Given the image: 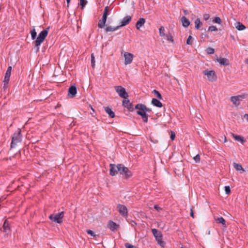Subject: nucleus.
Here are the masks:
<instances>
[{"label": "nucleus", "instance_id": "23", "mask_svg": "<svg viewBox=\"0 0 248 248\" xmlns=\"http://www.w3.org/2000/svg\"><path fill=\"white\" fill-rule=\"evenodd\" d=\"M105 110L106 112L108 114L109 117L111 118H113L115 117V113L112 110L111 108L109 107H105Z\"/></svg>", "mask_w": 248, "mask_h": 248}, {"label": "nucleus", "instance_id": "20", "mask_svg": "<svg viewBox=\"0 0 248 248\" xmlns=\"http://www.w3.org/2000/svg\"><path fill=\"white\" fill-rule=\"evenodd\" d=\"M137 114L140 116L142 119V121L144 123H147L148 118V115L145 113L144 112H141L140 110H137L136 111Z\"/></svg>", "mask_w": 248, "mask_h": 248}, {"label": "nucleus", "instance_id": "4", "mask_svg": "<svg viewBox=\"0 0 248 248\" xmlns=\"http://www.w3.org/2000/svg\"><path fill=\"white\" fill-rule=\"evenodd\" d=\"M152 232L158 244L161 247H163L165 244V242L162 241V234L161 232L158 231L156 229H152Z\"/></svg>", "mask_w": 248, "mask_h": 248}, {"label": "nucleus", "instance_id": "44", "mask_svg": "<svg viewBox=\"0 0 248 248\" xmlns=\"http://www.w3.org/2000/svg\"><path fill=\"white\" fill-rule=\"evenodd\" d=\"M124 246L126 248H137L136 247H135L128 243H125Z\"/></svg>", "mask_w": 248, "mask_h": 248}, {"label": "nucleus", "instance_id": "41", "mask_svg": "<svg viewBox=\"0 0 248 248\" xmlns=\"http://www.w3.org/2000/svg\"><path fill=\"white\" fill-rule=\"evenodd\" d=\"M193 159L196 163H199L201 159L200 155H197L193 157Z\"/></svg>", "mask_w": 248, "mask_h": 248}, {"label": "nucleus", "instance_id": "5", "mask_svg": "<svg viewBox=\"0 0 248 248\" xmlns=\"http://www.w3.org/2000/svg\"><path fill=\"white\" fill-rule=\"evenodd\" d=\"M64 216V212H61L55 214H51L49 217V218L57 223L61 224L62 222V219Z\"/></svg>", "mask_w": 248, "mask_h": 248}, {"label": "nucleus", "instance_id": "37", "mask_svg": "<svg viewBox=\"0 0 248 248\" xmlns=\"http://www.w3.org/2000/svg\"><path fill=\"white\" fill-rule=\"evenodd\" d=\"M159 35L160 36H164L165 35V29L164 27L161 26L159 29Z\"/></svg>", "mask_w": 248, "mask_h": 248}, {"label": "nucleus", "instance_id": "51", "mask_svg": "<svg viewBox=\"0 0 248 248\" xmlns=\"http://www.w3.org/2000/svg\"><path fill=\"white\" fill-rule=\"evenodd\" d=\"M12 67L11 66H8L7 69V71H10V72H11L12 71Z\"/></svg>", "mask_w": 248, "mask_h": 248}, {"label": "nucleus", "instance_id": "53", "mask_svg": "<svg viewBox=\"0 0 248 248\" xmlns=\"http://www.w3.org/2000/svg\"><path fill=\"white\" fill-rule=\"evenodd\" d=\"M244 118H245L247 119V120L248 121V114H245Z\"/></svg>", "mask_w": 248, "mask_h": 248}, {"label": "nucleus", "instance_id": "17", "mask_svg": "<svg viewBox=\"0 0 248 248\" xmlns=\"http://www.w3.org/2000/svg\"><path fill=\"white\" fill-rule=\"evenodd\" d=\"M132 17L130 16H126L124 17L121 22V24L119 25L120 26V28L127 25L131 20Z\"/></svg>", "mask_w": 248, "mask_h": 248}, {"label": "nucleus", "instance_id": "8", "mask_svg": "<svg viewBox=\"0 0 248 248\" xmlns=\"http://www.w3.org/2000/svg\"><path fill=\"white\" fill-rule=\"evenodd\" d=\"M117 208L118 209L119 214L124 217H127L128 216V210L127 207L121 204L117 205Z\"/></svg>", "mask_w": 248, "mask_h": 248}, {"label": "nucleus", "instance_id": "30", "mask_svg": "<svg viewBox=\"0 0 248 248\" xmlns=\"http://www.w3.org/2000/svg\"><path fill=\"white\" fill-rule=\"evenodd\" d=\"M195 28L197 30H199L201 26L202 25L200 18H197L195 21Z\"/></svg>", "mask_w": 248, "mask_h": 248}, {"label": "nucleus", "instance_id": "6", "mask_svg": "<svg viewBox=\"0 0 248 248\" xmlns=\"http://www.w3.org/2000/svg\"><path fill=\"white\" fill-rule=\"evenodd\" d=\"M115 89L116 93L121 98L127 99L128 96V94L124 87L121 86H117L115 87Z\"/></svg>", "mask_w": 248, "mask_h": 248}, {"label": "nucleus", "instance_id": "34", "mask_svg": "<svg viewBox=\"0 0 248 248\" xmlns=\"http://www.w3.org/2000/svg\"><path fill=\"white\" fill-rule=\"evenodd\" d=\"M153 93H154L158 99H162V95L160 94V93L158 91H157L156 90H154L153 91Z\"/></svg>", "mask_w": 248, "mask_h": 248}, {"label": "nucleus", "instance_id": "33", "mask_svg": "<svg viewBox=\"0 0 248 248\" xmlns=\"http://www.w3.org/2000/svg\"><path fill=\"white\" fill-rule=\"evenodd\" d=\"M91 65L92 67L93 68L95 66V57L94 56V54L92 53L91 56Z\"/></svg>", "mask_w": 248, "mask_h": 248}, {"label": "nucleus", "instance_id": "29", "mask_svg": "<svg viewBox=\"0 0 248 248\" xmlns=\"http://www.w3.org/2000/svg\"><path fill=\"white\" fill-rule=\"evenodd\" d=\"M233 166L237 171L242 170V172L244 171V170L242 165L239 164L234 162L233 163Z\"/></svg>", "mask_w": 248, "mask_h": 248}, {"label": "nucleus", "instance_id": "45", "mask_svg": "<svg viewBox=\"0 0 248 248\" xmlns=\"http://www.w3.org/2000/svg\"><path fill=\"white\" fill-rule=\"evenodd\" d=\"M108 7L107 6L105 8L103 16H105L107 17L108 16Z\"/></svg>", "mask_w": 248, "mask_h": 248}, {"label": "nucleus", "instance_id": "7", "mask_svg": "<svg viewBox=\"0 0 248 248\" xmlns=\"http://www.w3.org/2000/svg\"><path fill=\"white\" fill-rule=\"evenodd\" d=\"M0 231L5 233L6 235L10 234L11 233V229L10 227V224L7 219H6L2 225Z\"/></svg>", "mask_w": 248, "mask_h": 248}, {"label": "nucleus", "instance_id": "24", "mask_svg": "<svg viewBox=\"0 0 248 248\" xmlns=\"http://www.w3.org/2000/svg\"><path fill=\"white\" fill-rule=\"evenodd\" d=\"M215 220L217 223L221 224L223 228L227 227L226 220L223 217H217V218H215Z\"/></svg>", "mask_w": 248, "mask_h": 248}, {"label": "nucleus", "instance_id": "18", "mask_svg": "<svg viewBox=\"0 0 248 248\" xmlns=\"http://www.w3.org/2000/svg\"><path fill=\"white\" fill-rule=\"evenodd\" d=\"M11 74V72L10 71H6L4 78L3 80L4 82V88H5L7 86V85L8 84L9 81L10 80V78Z\"/></svg>", "mask_w": 248, "mask_h": 248}, {"label": "nucleus", "instance_id": "43", "mask_svg": "<svg viewBox=\"0 0 248 248\" xmlns=\"http://www.w3.org/2000/svg\"><path fill=\"white\" fill-rule=\"evenodd\" d=\"M224 188L226 194L228 195L231 193V189L229 186H225Z\"/></svg>", "mask_w": 248, "mask_h": 248}, {"label": "nucleus", "instance_id": "19", "mask_svg": "<svg viewBox=\"0 0 248 248\" xmlns=\"http://www.w3.org/2000/svg\"><path fill=\"white\" fill-rule=\"evenodd\" d=\"M107 19V16H102V19L99 21L98 23V26L99 28L103 29L105 28Z\"/></svg>", "mask_w": 248, "mask_h": 248}, {"label": "nucleus", "instance_id": "16", "mask_svg": "<svg viewBox=\"0 0 248 248\" xmlns=\"http://www.w3.org/2000/svg\"><path fill=\"white\" fill-rule=\"evenodd\" d=\"M108 228L111 231H115L119 228V225L112 220H109L108 223Z\"/></svg>", "mask_w": 248, "mask_h": 248}, {"label": "nucleus", "instance_id": "3", "mask_svg": "<svg viewBox=\"0 0 248 248\" xmlns=\"http://www.w3.org/2000/svg\"><path fill=\"white\" fill-rule=\"evenodd\" d=\"M21 130L18 129V132L14 133L12 138V142L11 143V148H13L16 147L17 143L21 141Z\"/></svg>", "mask_w": 248, "mask_h": 248}, {"label": "nucleus", "instance_id": "26", "mask_svg": "<svg viewBox=\"0 0 248 248\" xmlns=\"http://www.w3.org/2000/svg\"><path fill=\"white\" fill-rule=\"evenodd\" d=\"M152 104L158 108H161L163 106L162 103L157 99L153 98L152 100Z\"/></svg>", "mask_w": 248, "mask_h": 248}, {"label": "nucleus", "instance_id": "12", "mask_svg": "<svg viewBox=\"0 0 248 248\" xmlns=\"http://www.w3.org/2000/svg\"><path fill=\"white\" fill-rule=\"evenodd\" d=\"M246 97V95L245 94L239 95L237 96H233L231 97V100L235 106H238L240 103V99H239V98Z\"/></svg>", "mask_w": 248, "mask_h": 248}, {"label": "nucleus", "instance_id": "9", "mask_svg": "<svg viewBox=\"0 0 248 248\" xmlns=\"http://www.w3.org/2000/svg\"><path fill=\"white\" fill-rule=\"evenodd\" d=\"M119 165L120 164L117 165L115 164H109V175L110 176H114L118 173Z\"/></svg>", "mask_w": 248, "mask_h": 248}, {"label": "nucleus", "instance_id": "38", "mask_svg": "<svg viewBox=\"0 0 248 248\" xmlns=\"http://www.w3.org/2000/svg\"><path fill=\"white\" fill-rule=\"evenodd\" d=\"M87 3V1L86 0H80V5L82 9H84Z\"/></svg>", "mask_w": 248, "mask_h": 248}, {"label": "nucleus", "instance_id": "48", "mask_svg": "<svg viewBox=\"0 0 248 248\" xmlns=\"http://www.w3.org/2000/svg\"><path fill=\"white\" fill-rule=\"evenodd\" d=\"M154 208L157 211H160L162 210V208L160 207L158 205L155 204L154 206Z\"/></svg>", "mask_w": 248, "mask_h": 248}, {"label": "nucleus", "instance_id": "57", "mask_svg": "<svg viewBox=\"0 0 248 248\" xmlns=\"http://www.w3.org/2000/svg\"><path fill=\"white\" fill-rule=\"evenodd\" d=\"M224 139H225V142H226V137H224Z\"/></svg>", "mask_w": 248, "mask_h": 248}, {"label": "nucleus", "instance_id": "52", "mask_svg": "<svg viewBox=\"0 0 248 248\" xmlns=\"http://www.w3.org/2000/svg\"><path fill=\"white\" fill-rule=\"evenodd\" d=\"M183 12H184V13L185 15H187V14H188V11L187 10H184Z\"/></svg>", "mask_w": 248, "mask_h": 248}, {"label": "nucleus", "instance_id": "22", "mask_svg": "<svg viewBox=\"0 0 248 248\" xmlns=\"http://www.w3.org/2000/svg\"><path fill=\"white\" fill-rule=\"evenodd\" d=\"M182 26L185 28H187L190 25L189 20L185 16H183L181 19Z\"/></svg>", "mask_w": 248, "mask_h": 248}, {"label": "nucleus", "instance_id": "56", "mask_svg": "<svg viewBox=\"0 0 248 248\" xmlns=\"http://www.w3.org/2000/svg\"><path fill=\"white\" fill-rule=\"evenodd\" d=\"M91 109L92 110H93V112H94V109L93 108V107L91 106Z\"/></svg>", "mask_w": 248, "mask_h": 248}, {"label": "nucleus", "instance_id": "10", "mask_svg": "<svg viewBox=\"0 0 248 248\" xmlns=\"http://www.w3.org/2000/svg\"><path fill=\"white\" fill-rule=\"evenodd\" d=\"M122 105L124 107L126 108L129 111L132 112L134 111L135 108L133 107V105L130 102L129 99H124L122 102Z\"/></svg>", "mask_w": 248, "mask_h": 248}, {"label": "nucleus", "instance_id": "31", "mask_svg": "<svg viewBox=\"0 0 248 248\" xmlns=\"http://www.w3.org/2000/svg\"><path fill=\"white\" fill-rule=\"evenodd\" d=\"M236 28L239 31L244 30L246 27L243 24L240 22L237 23V25L236 26Z\"/></svg>", "mask_w": 248, "mask_h": 248}, {"label": "nucleus", "instance_id": "58", "mask_svg": "<svg viewBox=\"0 0 248 248\" xmlns=\"http://www.w3.org/2000/svg\"><path fill=\"white\" fill-rule=\"evenodd\" d=\"M242 98H239V99H240V101L242 100Z\"/></svg>", "mask_w": 248, "mask_h": 248}, {"label": "nucleus", "instance_id": "1", "mask_svg": "<svg viewBox=\"0 0 248 248\" xmlns=\"http://www.w3.org/2000/svg\"><path fill=\"white\" fill-rule=\"evenodd\" d=\"M49 28L50 27H48L45 30H44L42 31H41L39 33L38 37L36 38V39L34 42V48L36 52H38L39 51V46L44 42L46 37L47 36Z\"/></svg>", "mask_w": 248, "mask_h": 248}, {"label": "nucleus", "instance_id": "39", "mask_svg": "<svg viewBox=\"0 0 248 248\" xmlns=\"http://www.w3.org/2000/svg\"><path fill=\"white\" fill-rule=\"evenodd\" d=\"M167 40L173 43L174 42V40L173 38V36L171 35L170 33H169L166 35Z\"/></svg>", "mask_w": 248, "mask_h": 248}, {"label": "nucleus", "instance_id": "49", "mask_svg": "<svg viewBox=\"0 0 248 248\" xmlns=\"http://www.w3.org/2000/svg\"><path fill=\"white\" fill-rule=\"evenodd\" d=\"M175 137V134L174 132L171 131V135L170 136V138L171 140H174Z\"/></svg>", "mask_w": 248, "mask_h": 248}, {"label": "nucleus", "instance_id": "27", "mask_svg": "<svg viewBox=\"0 0 248 248\" xmlns=\"http://www.w3.org/2000/svg\"><path fill=\"white\" fill-rule=\"evenodd\" d=\"M232 137L235 139V140L240 141L242 143H244L245 141L244 138L243 137L236 135L234 134H232Z\"/></svg>", "mask_w": 248, "mask_h": 248}, {"label": "nucleus", "instance_id": "2", "mask_svg": "<svg viewBox=\"0 0 248 248\" xmlns=\"http://www.w3.org/2000/svg\"><path fill=\"white\" fill-rule=\"evenodd\" d=\"M118 173L123 175L125 179H128L132 177V173L128 168L125 167L123 164H120Z\"/></svg>", "mask_w": 248, "mask_h": 248}, {"label": "nucleus", "instance_id": "11", "mask_svg": "<svg viewBox=\"0 0 248 248\" xmlns=\"http://www.w3.org/2000/svg\"><path fill=\"white\" fill-rule=\"evenodd\" d=\"M135 108L136 109H139L138 110H140L141 112H144L146 113V112H149L152 111L151 108H147L144 104H137L135 107Z\"/></svg>", "mask_w": 248, "mask_h": 248}, {"label": "nucleus", "instance_id": "36", "mask_svg": "<svg viewBox=\"0 0 248 248\" xmlns=\"http://www.w3.org/2000/svg\"><path fill=\"white\" fill-rule=\"evenodd\" d=\"M212 21L213 22L218 24H220L221 23V20L220 18L218 16H217L214 18Z\"/></svg>", "mask_w": 248, "mask_h": 248}, {"label": "nucleus", "instance_id": "40", "mask_svg": "<svg viewBox=\"0 0 248 248\" xmlns=\"http://www.w3.org/2000/svg\"><path fill=\"white\" fill-rule=\"evenodd\" d=\"M192 36L191 35H189L186 40L187 45H191L192 44Z\"/></svg>", "mask_w": 248, "mask_h": 248}, {"label": "nucleus", "instance_id": "59", "mask_svg": "<svg viewBox=\"0 0 248 248\" xmlns=\"http://www.w3.org/2000/svg\"><path fill=\"white\" fill-rule=\"evenodd\" d=\"M181 248H184V247H182Z\"/></svg>", "mask_w": 248, "mask_h": 248}, {"label": "nucleus", "instance_id": "55", "mask_svg": "<svg viewBox=\"0 0 248 248\" xmlns=\"http://www.w3.org/2000/svg\"><path fill=\"white\" fill-rule=\"evenodd\" d=\"M132 225H137V223L135 221H132Z\"/></svg>", "mask_w": 248, "mask_h": 248}, {"label": "nucleus", "instance_id": "21", "mask_svg": "<svg viewBox=\"0 0 248 248\" xmlns=\"http://www.w3.org/2000/svg\"><path fill=\"white\" fill-rule=\"evenodd\" d=\"M145 19L142 17L140 18L136 24V27L138 30L140 29L144 24L145 23Z\"/></svg>", "mask_w": 248, "mask_h": 248}, {"label": "nucleus", "instance_id": "46", "mask_svg": "<svg viewBox=\"0 0 248 248\" xmlns=\"http://www.w3.org/2000/svg\"><path fill=\"white\" fill-rule=\"evenodd\" d=\"M86 232H87V233L88 234L91 235L92 236H95L94 232L93 231L91 230H87L86 231Z\"/></svg>", "mask_w": 248, "mask_h": 248}, {"label": "nucleus", "instance_id": "25", "mask_svg": "<svg viewBox=\"0 0 248 248\" xmlns=\"http://www.w3.org/2000/svg\"><path fill=\"white\" fill-rule=\"evenodd\" d=\"M217 62L221 65L227 66L229 64V60L225 58H221L217 59Z\"/></svg>", "mask_w": 248, "mask_h": 248}, {"label": "nucleus", "instance_id": "50", "mask_svg": "<svg viewBox=\"0 0 248 248\" xmlns=\"http://www.w3.org/2000/svg\"><path fill=\"white\" fill-rule=\"evenodd\" d=\"M190 216L192 218H194V212L192 209H191V211H190Z\"/></svg>", "mask_w": 248, "mask_h": 248}, {"label": "nucleus", "instance_id": "54", "mask_svg": "<svg viewBox=\"0 0 248 248\" xmlns=\"http://www.w3.org/2000/svg\"><path fill=\"white\" fill-rule=\"evenodd\" d=\"M70 0H66V2H67V6H69V3L70 2Z\"/></svg>", "mask_w": 248, "mask_h": 248}, {"label": "nucleus", "instance_id": "35", "mask_svg": "<svg viewBox=\"0 0 248 248\" xmlns=\"http://www.w3.org/2000/svg\"><path fill=\"white\" fill-rule=\"evenodd\" d=\"M206 51V52L208 54H213L215 52V50L214 48H212V47H208L206 48V49L205 50Z\"/></svg>", "mask_w": 248, "mask_h": 248}, {"label": "nucleus", "instance_id": "13", "mask_svg": "<svg viewBox=\"0 0 248 248\" xmlns=\"http://www.w3.org/2000/svg\"><path fill=\"white\" fill-rule=\"evenodd\" d=\"M203 74L204 75H206L208 77V79L209 81H214L215 80L214 78V76H215V72L213 70L208 71L207 70H205L203 71Z\"/></svg>", "mask_w": 248, "mask_h": 248}, {"label": "nucleus", "instance_id": "32", "mask_svg": "<svg viewBox=\"0 0 248 248\" xmlns=\"http://www.w3.org/2000/svg\"><path fill=\"white\" fill-rule=\"evenodd\" d=\"M31 38L32 40H34L36 37L37 33L34 28L31 31Z\"/></svg>", "mask_w": 248, "mask_h": 248}, {"label": "nucleus", "instance_id": "47", "mask_svg": "<svg viewBox=\"0 0 248 248\" xmlns=\"http://www.w3.org/2000/svg\"><path fill=\"white\" fill-rule=\"evenodd\" d=\"M210 18V15L209 14H205L203 15V19L205 20H207L209 19Z\"/></svg>", "mask_w": 248, "mask_h": 248}, {"label": "nucleus", "instance_id": "14", "mask_svg": "<svg viewBox=\"0 0 248 248\" xmlns=\"http://www.w3.org/2000/svg\"><path fill=\"white\" fill-rule=\"evenodd\" d=\"M124 57L125 64H128L132 62L133 58V55L132 54L125 52L124 54Z\"/></svg>", "mask_w": 248, "mask_h": 248}, {"label": "nucleus", "instance_id": "28", "mask_svg": "<svg viewBox=\"0 0 248 248\" xmlns=\"http://www.w3.org/2000/svg\"><path fill=\"white\" fill-rule=\"evenodd\" d=\"M120 28V26H117L115 27H112L111 26H107L105 29V31L106 32H109V31H114L119 29Z\"/></svg>", "mask_w": 248, "mask_h": 248}, {"label": "nucleus", "instance_id": "42", "mask_svg": "<svg viewBox=\"0 0 248 248\" xmlns=\"http://www.w3.org/2000/svg\"><path fill=\"white\" fill-rule=\"evenodd\" d=\"M208 31H217V28L215 26H210L208 28Z\"/></svg>", "mask_w": 248, "mask_h": 248}, {"label": "nucleus", "instance_id": "15", "mask_svg": "<svg viewBox=\"0 0 248 248\" xmlns=\"http://www.w3.org/2000/svg\"><path fill=\"white\" fill-rule=\"evenodd\" d=\"M77 93V89L76 86L72 85L69 87L68 91V95L71 98L75 96Z\"/></svg>", "mask_w": 248, "mask_h": 248}]
</instances>
